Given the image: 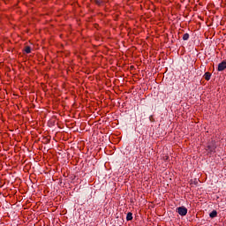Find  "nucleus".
Returning a JSON list of instances; mask_svg holds the SVG:
<instances>
[{
    "mask_svg": "<svg viewBox=\"0 0 226 226\" xmlns=\"http://www.w3.org/2000/svg\"><path fill=\"white\" fill-rule=\"evenodd\" d=\"M126 220H127V222H130V221L133 220V214H132V212H129L127 214Z\"/></svg>",
    "mask_w": 226,
    "mask_h": 226,
    "instance_id": "4",
    "label": "nucleus"
},
{
    "mask_svg": "<svg viewBox=\"0 0 226 226\" xmlns=\"http://www.w3.org/2000/svg\"><path fill=\"white\" fill-rule=\"evenodd\" d=\"M177 212L178 215H180V216H186L188 214V209L185 207H179L177 208Z\"/></svg>",
    "mask_w": 226,
    "mask_h": 226,
    "instance_id": "1",
    "label": "nucleus"
},
{
    "mask_svg": "<svg viewBox=\"0 0 226 226\" xmlns=\"http://www.w3.org/2000/svg\"><path fill=\"white\" fill-rule=\"evenodd\" d=\"M188 38H190V34H185L183 36V40L186 41V40H188Z\"/></svg>",
    "mask_w": 226,
    "mask_h": 226,
    "instance_id": "8",
    "label": "nucleus"
},
{
    "mask_svg": "<svg viewBox=\"0 0 226 226\" xmlns=\"http://www.w3.org/2000/svg\"><path fill=\"white\" fill-rule=\"evenodd\" d=\"M205 80H211V72H206L204 74Z\"/></svg>",
    "mask_w": 226,
    "mask_h": 226,
    "instance_id": "5",
    "label": "nucleus"
},
{
    "mask_svg": "<svg viewBox=\"0 0 226 226\" xmlns=\"http://www.w3.org/2000/svg\"><path fill=\"white\" fill-rule=\"evenodd\" d=\"M210 218H216V216H218V212H216V210L212 211L209 214Z\"/></svg>",
    "mask_w": 226,
    "mask_h": 226,
    "instance_id": "3",
    "label": "nucleus"
},
{
    "mask_svg": "<svg viewBox=\"0 0 226 226\" xmlns=\"http://www.w3.org/2000/svg\"><path fill=\"white\" fill-rule=\"evenodd\" d=\"M163 160H169V155L164 156Z\"/></svg>",
    "mask_w": 226,
    "mask_h": 226,
    "instance_id": "9",
    "label": "nucleus"
},
{
    "mask_svg": "<svg viewBox=\"0 0 226 226\" xmlns=\"http://www.w3.org/2000/svg\"><path fill=\"white\" fill-rule=\"evenodd\" d=\"M25 52H26V54H31V47L26 46V47L25 48Z\"/></svg>",
    "mask_w": 226,
    "mask_h": 226,
    "instance_id": "7",
    "label": "nucleus"
},
{
    "mask_svg": "<svg viewBox=\"0 0 226 226\" xmlns=\"http://www.w3.org/2000/svg\"><path fill=\"white\" fill-rule=\"evenodd\" d=\"M215 147H212V146L207 147V151H208L209 153H215Z\"/></svg>",
    "mask_w": 226,
    "mask_h": 226,
    "instance_id": "6",
    "label": "nucleus"
},
{
    "mask_svg": "<svg viewBox=\"0 0 226 226\" xmlns=\"http://www.w3.org/2000/svg\"><path fill=\"white\" fill-rule=\"evenodd\" d=\"M226 69V62L222 61L218 64V72H223Z\"/></svg>",
    "mask_w": 226,
    "mask_h": 226,
    "instance_id": "2",
    "label": "nucleus"
}]
</instances>
